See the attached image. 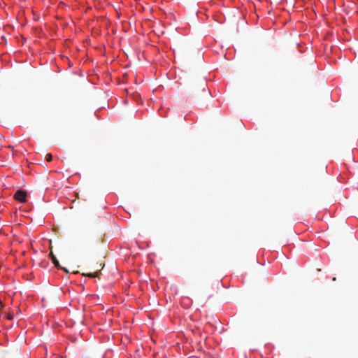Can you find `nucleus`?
I'll return each mask as SVG.
<instances>
[{
    "label": "nucleus",
    "mask_w": 358,
    "mask_h": 358,
    "mask_svg": "<svg viewBox=\"0 0 358 358\" xmlns=\"http://www.w3.org/2000/svg\"><path fill=\"white\" fill-rule=\"evenodd\" d=\"M26 192L22 190H17L14 194V199L21 203L26 202Z\"/></svg>",
    "instance_id": "1"
},
{
    "label": "nucleus",
    "mask_w": 358,
    "mask_h": 358,
    "mask_svg": "<svg viewBox=\"0 0 358 358\" xmlns=\"http://www.w3.org/2000/svg\"><path fill=\"white\" fill-rule=\"evenodd\" d=\"M50 257L52 261V263L54 264V265L56 266V267H60V264H59V261L57 260V257L55 256V255L53 254L52 251H50Z\"/></svg>",
    "instance_id": "2"
},
{
    "label": "nucleus",
    "mask_w": 358,
    "mask_h": 358,
    "mask_svg": "<svg viewBox=\"0 0 358 358\" xmlns=\"http://www.w3.org/2000/svg\"><path fill=\"white\" fill-rule=\"evenodd\" d=\"M99 274H100V271H96V272H94V273H89L87 274L83 273L82 275H87V276H88L90 278H97Z\"/></svg>",
    "instance_id": "3"
},
{
    "label": "nucleus",
    "mask_w": 358,
    "mask_h": 358,
    "mask_svg": "<svg viewBox=\"0 0 358 358\" xmlns=\"http://www.w3.org/2000/svg\"><path fill=\"white\" fill-rule=\"evenodd\" d=\"M45 159L47 160V162H51L52 159V156L51 154H47L45 155Z\"/></svg>",
    "instance_id": "4"
},
{
    "label": "nucleus",
    "mask_w": 358,
    "mask_h": 358,
    "mask_svg": "<svg viewBox=\"0 0 358 358\" xmlns=\"http://www.w3.org/2000/svg\"><path fill=\"white\" fill-rule=\"evenodd\" d=\"M58 268L63 270L66 273H69V271L66 268L62 267L61 265H60V267H58Z\"/></svg>",
    "instance_id": "5"
},
{
    "label": "nucleus",
    "mask_w": 358,
    "mask_h": 358,
    "mask_svg": "<svg viewBox=\"0 0 358 358\" xmlns=\"http://www.w3.org/2000/svg\"><path fill=\"white\" fill-rule=\"evenodd\" d=\"M6 317L8 319V320H12L13 318V315L12 314H8Z\"/></svg>",
    "instance_id": "6"
}]
</instances>
